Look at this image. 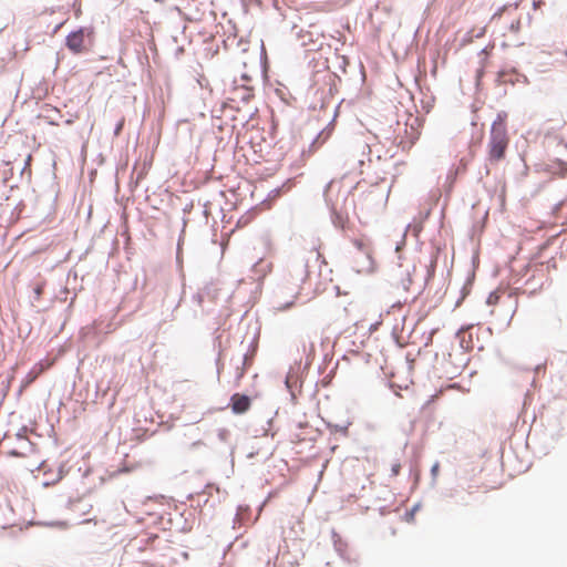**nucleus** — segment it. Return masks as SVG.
Segmentation results:
<instances>
[{"instance_id": "1", "label": "nucleus", "mask_w": 567, "mask_h": 567, "mask_svg": "<svg viewBox=\"0 0 567 567\" xmlns=\"http://www.w3.org/2000/svg\"><path fill=\"white\" fill-rule=\"evenodd\" d=\"M506 113H498L491 125V132L486 146V162L489 165H497L506 157L509 145V135L506 125Z\"/></svg>"}, {"instance_id": "2", "label": "nucleus", "mask_w": 567, "mask_h": 567, "mask_svg": "<svg viewBox=\"0 0 567 567\" xmlns=\"http://www.w3.org/2000/svg\"><path fill=\"white\" fill-rule=\"evenodd\" d=\"M94 43V29L82 27L71 32L65 39L66 48L74 54L87 52Z\"/></svg>"}, {"instance_id": "3", "label": "nucleus", "mask_w": 567, "mask_h": 567, "mask_svg": "<svg viewBox=\"0 0 567 567\" xmlns=\"http://www.w3.org/2000/svg\"><path fill=\"white\" fill-rule=\"evenodd\" d=\"M353 246L357 248L358 252L361 255L360 257H354L353 264L358 272L369 274L374 270V259L372 257V246L371 243L364 238H354L352 240Z\"/></svg>"}, {"instance_id": "4", "label": "nucleus", "mask_w": 567, "mask_h": 567, "mask_svg": "<svg viewBox=\"0 0 567 567\" xmlns=\"http://www.w3.org/2000/svg\"><path fill=\"white\" fill-rule=\"evenodd\" d=\"M481 330L480 327H475L473 324H470L467 327H463L457 332V338L460 340V346L465 351H473V350H483L484 344L480 340L478 331Z\"/></svg>"}, {"instance_id": "5", "label": "nucleus", "mask_w": 567, "mask_h": 567, "mask_svg": "<svg viewBox=\"0 0 567 567\" xmlns=\"http://www.w3.org/2000/svg\"><path fill=\"white\" fill-rule=\"evenodd\" d=\"M251 406V400L249 396L240 393H235L230 398V408L235 414H244Z\"/></svg>"}, {"instance_id": "6", "label": "nucleus", "mask_w": 567, "mask_h": 567, "mask_svg": "<svg viewBox=\"0 0 567 567\" xmlns=\"http://www.w3.org/2000/svg\"><path fill=\"white\" fill-rule=\"evenodd\" d=\"M39 377H40V373H38V371L32 367L31 370L28 372L25 380L23 381V386L30 385Z\"/></svg>"}, {"instance_id": "7", "label": "nucleus", "mask_w": 567, "mask_h": 567, "mask_svg": "<svg viewBox=\"0 0 567 567\" xmlns=\"http://www.w3.org/2000/svg\"><path fill=\"white\" fill-rule=\"evenodd\" d=\"M53 364L51 360H42L33 365L40 375Z\"/></svg>"}, {"instance_id": "8", "label": "nucleus", "mask_w": 567, "mask_h": 567, "mask_svg": "<svg viewBox=\"0 0 567 567\" xmlns=\"http://www.w3.org/2000/svg\"><path fill=\"white\" fill-rule=\"evenodd\" d=\"M511 76V74L506 71H499L497 73V78H496V81L498 84H503V83H506L507 81H512L511 79H508Z\"/></svg>"}, {"instance_id": "9", "label": "nucleus", "mask_w": 567, "mask_h": 567, "mask_svg": "<svg viewBox=\"0 0 567 567\" xmlns=\"http://www.w3.org/2000/svg\"><path fill=\"white\" fill-rule=\"evenodd\" d=\"M499 300V296L497 295V292H491L489 296L487 297V305L489 306H495Z\"/></svg>"}, {"instance_id": "10", "label": "nucleus", "mask_w": 567, "mask_h": 567, "mask_svg": "<svg viewBox=\"0 0 567 567\" xmlns=\"http://www.w3.org/2000/svg\"><path fill=\"white\" fill-rule=\"evenodd\" d=\"M509 30L514 33H518L519 30H520V20L519 19H515L511 22L509 24Z\"/></svg>"}, {"instance_id": "11", "label": "nucleus", "mask_w": 567, "mask_h": 567, "mask_svg": "<svg viewBox=\"0 0 567 567\" xmlns=\"http://www.w3.org/2000/svg\"><path fill=\"white\" fill-rule=\"evenodd\" d=\"M244 361H246V358L244 359ZM245 362H243V367L241 368H238L237 372H236V383L238 384L239 381L241 380V378L244 377L245 374V367H244Z\"/></svg>"}, {"instance_id": "12", "label": "nucleus", "mask_w": 567, "mask_h": 567, "mask_svg": "<svg viewBox=\"0 0 567 567\" xmlns=\"http://www.w3.org/2000/svg\"><path fill=\"white\" fill-rule=\"evenodd\" d=\"M124 123H125V118H124V117H122V118L118 121V123H117V125H116V127H115V130H114V134H115L116 136H118V135L121 134V132H122V130H123V126H124Z\"/></svg>"}, {"instance_id": "13", "label": "nucleus", "mask_w": 567, "mask_h": 567, "mask_svg": "<svg viewBox=\"0 0 567 567\" xmlns=\"http://www.w3.org/2000/svg\"><path fill=\"white\" fill-rule=\"evenodd\" d=\"M43 289H44V284H39L37 285V287L34 288V293L37 295V298L39 299L41 297V295L43 293Z\"/></svg>"}, {"instance_id": "14", "label": "nucleus", "mask_w": 567, "mask_h": 567, "mask_svg": "<svg viewBox=\"0 0 567 567\" xmlns=\"http://www.w3.org/2000/svg\"><path fill=\"white\" fill-rule=\"evenodd\" d=\"M400 468H401V465H400L399 463L394 464V465L392 466V474H393V475H398V474H399V472H400Z\"/></svg>"}, {"instance_id": "15", "label": "nucleus", "mask_w": 567, "mask_h": 567, "mask_svg": "<svg viewBox=\"0 0 567 567\" xmlns=\"http://www.w3.org/2000/svg\"><path fill=\"white\" fill-rule=\"evenodd\" d=\"M439 466H440V465H439L437 463L433 465V467H432V470H431V472H432L433 476H435V475L437 474V472H439Z\"/></svg>"}, {"instance_id": "16", "label": "nucleus", "mask_w": 567, "mask_h": 567, "mask_svg": "<svg viewBox=\"0 0 567 567\" xmlns=\"http://www.w3.org/2000/svg\"><path fill=\"white\" fill-rule=\"evenodd\" d=\"M31 161H32V155H31V154H29V155H28V157H27V159H25V167L30 166Z\"/></svg>"}, {"instance_id": "17", "label": "nucleus", "mask_w": 567, "mask_h": 567, "mask_svg": "<svg viewBox=\"0 0 567 567\" xmlns=\"http://www.w3.org/2000/svg\"><path fill=\"white\" fill-rule=\"evenodd\" d=\"M241 78H243V80H244L245 82H249V81H250V78H249L246 73H244V74L241 75Z\"/></svg>"}, {"instance_id": "18", "label": "nucleus", "mask_w": 567, "mask_h": 567, "mask_svg": "<svg viewBox=\"0 0 567 567\" xmlns=\"http://www.w3.org/2000/svg\"><path fill=\"white\" fill-rule=\"evenodd\" d=\"M515 302H517V300H516ZM516 310H517V303H515V305H514V309H513V311H512L511 318L514 316V313L516 312Z\"/></svg>"}, {"instance_id": "19", "label": "nucleus", "mask_w": 567, "mask_h": 567, "mask_svg": "<svg viewBox=\"0 0 567 567\" xmlns=\"http://www.w3.org/2000/svg\"><path fill=\"white\" fill-rule=\"evenodd\" d=\"M10 454H11V455H18V453H17V452H14V451L10 452Z\"/></svg>"}]
</instances>
